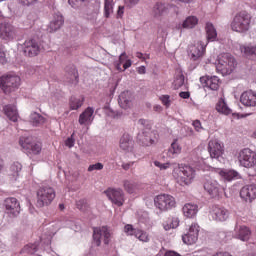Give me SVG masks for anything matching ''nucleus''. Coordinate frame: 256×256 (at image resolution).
<instances>
[{
  "label": "nucleus",
  "instance_id": "nucleus-37",
  "mask_svg": "<svg viewBox=\"0 0 256 256\" xmlns=\"http://www.w3.org/2000/svg\"><path fill=\"white\" fill-rule=\"evenodd\" d=\"M181 145L179 144V141L175 139L172 143L170 148L168 149V155L169 157H177V155H180L181 153Z\"/></svg>",
  "mask_w": 256,
  "mask_h": 256
},
{
  "label": "nucleus",
  "instance_id": "nucleus-41",
  "mask_svg": "<svg viewBox=\"0 0 256 256\" xmlns=\"http://www.w3.org/2000/svg\"><path fill=\"white\" fill-rule=\"evenodd\" d=\"M123 187L127 193L133 194L137 189V184L131 180H124Z\"/></svg>",
  "mask_w": 256,
  "mask_h": 256
},
{
  "label": "nucleus",
  "instance_id": "nucleus-28",
  "mask_svg": "<svg viewBox=\"0 0 256 256\" xmlns=\"http://www.w3.org/2000/svg\"><path fill=\"white\" fill-rule=\"evenodd\" d=\"M217 173L224 181H233L235 179H241V175L239 174V172L235 170L218 169Z\"/></svg>",
  "mask_w": 256,
  "mask_h": 256
},
{
  "label": "nucleus",
  "instance_id": "nucleus-47",
  "mask_svg": "<svg viewBox=\"0 0 256 256\" xmlns=\"http://www.w3.org/2000/svg\"><path fill=\"white\" fill-rule=\"evenodd\" d=\"M127 61V54L124 52L119 56V62L116 63V69L117 71H125L121 68V65Z\"/></svg>",
  "mask_w": 256,
  "mask_h": 256
},
{
  "label": "nucleus",
  "instance_id": "nucleus-5",
  "mask_svg": "<svg viewBox=\"0 0 256 256\" xmlns=\"http://www.w3.org/2000/svg\"><path fill=\"white\" fill-rule=\"evenodd\" d=\"M55 199V190L50 186H42L37 191V207H47Z\"/></svg>",
  "mask_w": 256,
  "mask_h": 256
},
{
  "label": "nucleus",
  "instance_id": "nucleus-42",
  "mask_svg": "<svg viewBox=\"0 0 256 256\" xmlns=\"http://www.w3.org/2000/svg\"><path fill=\"white\" fill-rule=\"evenodd\" d=\"M185 84V76L179 72L177 76L175 77V80L173 82L174 89H180V87H183Z\"/></svg>",
  "mask_w": 256,
  "mask_h": 256
},
{
  "label": "nucleus",
  "instance_id": "nucleus-21",
  "mask_svg": "<svg viewBox=\"0 0 256 256\" xmlns=\"http://www.w3.org/2000/svg\"><path fill=\"white\" fill-rule=\"evenodd\" d=\"M208 151L211 159H219L223 155V145L217 140L208 143Z\"/></svg>",
  "mask_w": 256,
  "mask_h": 256
},
{
  "label": "nucleus",
  "instance_id": "nucleus-58",
  "mask_svg": "<svg viewBox=\"0 0 256 256\" xmlns=\"http://www.w3.org/2000/svg\"><path fill=\"white\" fill-rule=\"evenodd\" d=\"M26 249H28V253H37V245L32 244L30 246H27Z\"/></svg>",
  "mask_w": 256,
  "mask_h": 256
},
{
  "label": "nucleus",
  "instance_id": "nucleus-8",
  "mask_svg": "<svg viewBox=\"0 0 256 256\" xmlns=\"http://www.w3.org/2000/svg\"><path fill=\"white\" fill-rule=\"evenodd\" d=\"M101 241H103L105 245H109L111 241V231L106 226L94 228V231H93L94 245H96V247H99L101 245Z\"/></svg>",
  "mask_w": 256,
  "mask_h": 256
},
{
  "label": "nucleus",
  "instance_id": "nucleus-2",
  "mask_svg": "<svg viewBox=\"0 0 256 256\" xmlns=\"http://www.w3.org/2000/svg\"><path fill=\"white\" fill-rule=\"evenodd\" d=\"M172 175L182 187H185V185H191V183L195 181L197 174L195 168L188 165L183 166L178 164L177 167L174 168Z\"/></svg>",
  "mask_w": 256,
  "mask_h": 256
},
{
  "label": "nucleus",
  "instance_id": "nucleus-45",
  "mask_svg": "<svg viewBox=\"0 0 256 256\" xmlns=\"http://www.w3.org/2000/svg\"><path fill=\"white\" fill-rule=\"evenodd\" d=\"M137 231H139V229L133 228V225L131 224L125 225L124 227V233H126V235H130V236L134 235L135 237V235H137Z\"/></svg>",
  "mask_w": 256,
  "mask_h": 256
},
{
  "label": "nucleus",
  "instance_id": "nucleus-64",
  "mask_svg": "<svg viewBox=\"0 0 256 256\" xmlns=\"http://www.w3.org/2000/svg\"><path fill=\"white\" fill-rule=\"evenodd\" d=\"M138 73H139L140 75H145V73H146V68H145V66H140V67L138 68Z\"/></svg>",
  "mask_w": 256,
  "mask_h": 256
},
{
  "label": "nucleus",
  "instance_id": "nucleus-57",
  "mask_svg": "<svg viewBox=\"0 0 256 256\" xmlns=\"http://www.w3.org/2000/svg\"><path fill=\"white\" fill-rule=\"evenodd\" d=\"M135 165V162H124L122 163L121 167L124 169V171H129Z\"/></svg>",
  "mask_w": 256,
  "mask_h": 256
},
{
  "label": "nucleus",
  "instance_id": "nucleus-16",
  "mask_svg": "<svg viewBox=\"0 0 256 256\" xmlns=\"http://www.w3.org/2000/svg\"><path fill=\"white\" fill-rule=\"evenodd\" d=\"M210 217L213 221L223 223L229 219V210L223 206H213L210 211Z\"/></svg>",
  "mask_w": 256,
  "mask_h": 256
},
{
  "label": "nucleus",
  "instance_id": "nucleus-39",
  "mask_svg": "<svg viewBox=\"0 0 256 256\" xmlns=\"http://www.w3.org/2000/svg\"><path fill=\"white\" fill-rule=\"evenodd\" d=\"M113 0H104V17L109 19L113 15Z\"/></svg>",
  "mask_w": 256,
  "mask_h": 256
},
{
  "label": "nucleus",
  "instance_id": "nucleus-3",
  "mask_svg": "<svg viewBox=\"0 0 256 256\" xmlns=\"http://www.w3.org/2000/svg\"><path fill=\"white\" fill-rule=\"evenodd\" d=\"M230 27L232 31H235L236 33H247V31L251 29V15L246 11L238 12L234 16Z\"/></svg>",
  "mask_w": 256,
  "mask_h": 256
},
{
  "label": "nucleus",
  "instance_id": "nucleus-12",
  "mask_svg": "<svg viewBox=\"0 0 256 256\" xmlns=\"http://www.w3.org/2000/svg\"><path fill=\"white\" fill-rule=\"evenodd\" d=\"M105 194L111 203L117 207H122L123 203H125V192H123V189H108L105 191Z\"/></svg>",
  "mask_w": 256,
  "mask_h": 256
},
{
  "label": "nucleus",
  "instance_id": "nucleus-46",
  "mask_svg": "<svg viewBox=\"0 0 256 256\" xmlns=\"http://www.w3.org/2000/svg\"><path fill=\"white\" fill-rule=\"evenodd\" d=\"M70 82L71 83H79V73H77V69L71 68L70 71Z\"/></svg>",
  "mask_w": 256,
  "mask_h": 256
},
{
  "label": "nucleus",
  "instance_id": "nucleus-10",
  "mask_svg": "<svg viewBox=\"0 0 256 256\" xmlns=\"http://www.w3.org/2000/svg\"><path fill=\"white\" fill-rule=\"evenodd\" d=\"M19 145L28 155H39L41 153V145L33 143L32 137H20Z\"/></svg>",
  "mask_w": 256,
  "mask_h": 256
},
{
  "label": "nucleus",
  "instance_id": "nucleus-48",
  "mask_svg": "<svg viewBox=\"0 0 256 256\" xmlns=\"http://www.w3.org/2000/svg\"><path fill=\"white\" fill-rule=\"evenodd\" d=\"M154 165L155 167H158V169H160V171H167V169H169V167H171V163L167 162V163H161L159 161H154Z\"/></svg>",
  "mask_w": 256,
  "mask_h": 256
},
{
  "label": "nucleus",
  "instance_id": "nucleus-24",
  "mask_svg": "<svg viewBox=\"0 0 256 256\" xmlns=\"http://www.w3.org/2000/svg\"><path fill=\"white\" fill-rule=\"evenodd\" d=\"M234 239L246 242L251 239V230L247 226L236 225L234 229Z\"/></svg>",
  "mask_w": 256,
  "mask_h": 256
},
{
  "label": "nucleus",
  "instance_id": "nucleus-33",
  "mask_svg": "<svg viewBox=\"0 0 256 256\" xmlns=\"http://www.w3.org/2000/svg\"><path fill=\"white\" fill-rule=\"evenodd\" d=\"M216 111L222 115H231V113H233V110L229 107V105H227V102H225V99L223 98H221L216 104Z\"/></svg>",
  "mask_w": 256,
  "mask_h": 256
},
{
  "label": "nucleus",
  "instance_id": "nucleus-31",
  "mask_svg": "<svg viewBox=\"0 0 256 256\" xmlns=\"http://www.w3.org/2000/svg\"><path fill=\"white\" fill-rule=\"evenodd\" d=\"M182 211L185 217H188L189 219H191L195 217V215H197V212L199 211V207L197 206V204L188 203L183 206Z\"/></svg>",
  "mask_w": 256,
  "mask_h": 256
},
{
  "label": "nucleus",
  "instance_id": "nucleus-20",
  "mask_svg": "<svg viewBox=\"0 0 256 256\" xmlns=\"http://www.w3.org/2000/svg\"><path fill=\"white\" fill-rule=\"evenodd\" d=\"M240 103L244 107H256V92L253 90L243 92L240 96Z\"/></svg>",
  "mask_w": 256,
  "mask_h": 256
},
{
  "label": "nucleus",
  "instance_id": "nucleus-29",
  "mask_svg": "<svg viewBox=\"0 0 256 256\" xmlns=\"http://www.w3.org/2000/svg\"><path fill=\"white\" fill-rule=\"evenodd\" d=\"M63 23H65V20H63V15L59 13L55 14L53 20L49 24L50 33L53 31H59V29L63 27Z\"/></svg>",
  "mask_w": 256,
  "mask_h": 256
},
{
  "label": "nucleus",
  "instance_id": "nucleus-55",
  "mask_svg": "<svg viewBox=\"0 0 256 256\" xmlns=\"http://www.w3.org/2000/svg\"><path fill=\"white\" fill-rule=\"evenodd\" d=\"M85 0H68L69 5H71V7H79L80 5H83V2Z\"/></svg>",
  "mask_w": 256,
  "mask_h": 256
},
{
  "label": "nucleus",
  "instance_id": "nucleus-40",
  "mask_svg": "<svg viewBox=\"0 0 256 256\" xmlns=\"http://www.w3.org/2000/svg\"><path fill=\"white\" fill-rule=\"evenodd\" d=\"M21 169H23V165H21V163H19V162H14L11 165L10 171H11V175L14 179H17V177H19V174L21 173Z\"/></svg>",
  "mask_w": 256,
  "mask_h": 256
},
{
  "label": "nucleus",
  "instance_id": "nucleus-9",
  "mask_svg": "<svg viewBox=\"0 0 256 256\" xmlns=\"http://www.w3.org/2000/svg\"><path fill=\"white\" fill-rule=\"evenodd\" d=\"M154 204L160 211H169L175 207V198L169 194H160L154 198Z\"/></svg>",
  "mask_w": 256,
  "mask_h": 256
},
{
  "label": "nucleus",
  "instance_id": "nucleus-17",
  "mask_svg": "<svg viewBox=\"0 0 256 256\" xmlns=\"http://www.w3.org/2000/svg\"><path fill=\"white\" fill-rule=\"evenodd\" d=\"M204 189L210 195V197L215 198L219 197L221 195V191L223 188H221V185H219V182L214 179H206L204 182Z\"/></svg>",
  "mask_w": 256,
  "mask_h": 256
},
{
  "label": "nucleus",
  "instance_id": "nucleus-63",
  "mask_svg": "<svg viewBox=\"0 0 256 256\" xmlns=\"http://www.w3.org/2000/svg\"><path fill=\"white\" fill-rule=\"evenodd\" d=\"M165 256H181V255L175 251H168L165 253Z\"/></svg>",
  "mask_w": 256,
  "mask_h": 256
},
{
  "label": "nucleus",
  "instance_id": "nucleus-49",
  "mask_svg": "<svg viewBox=\"0 0 256 256\" xmlns=\"http://www.w3.org/2000/svg\"><path fill=\"white\" fill-rule=\"evenodd\" d=\"M76 207L79 209V211H87V200L82 199L76 202Z\"/></svg>",
  "mask_w": 256,
  "mask_h": 256
},
{
  "label": "nucleus",
  "instance_id": "nucleus-23",
  "mask_svg": "<svg viewBox=\"0 0 256 256\" xmlns=\"http://www.w3.org/2000/svg\"><path fill=\"white\" fill-rule=\"evenodd\" d=\"M152 17L154 19L161 20L167 13H169V7L163 2H157L152 8Z\"/></svg>",
  "mask_w": 256,
  "mask_h": 256
},
{
  "label": "nucleus",
  "instance_id": "nucleus-25",
  "mask_svg": "<svg viewBox=\"0 0 256 256\" xmlns=\"http://www.w3.org/2000/svg\"><path fill=\"white\" fill-rule=\"evenodd\" d=\"M200 83L204 85V87H207L208 89H211V91H217L219 89V85L221 81L219 80V77L217 76H206L200 78Z\"/></svg>",
  "mask_w": 256,
  "mask_h": 256
},
{
  "label": "nucleus",
  "instance_id": "nucleus-26",
  "mask_svg": "<svg viewBox=\"0 0 256 256\" xmlns=\"http://www.w3.org/2000/svg\"><path fill=\"white\" fill-rule=\"evenodd\" d=\"M118 103L122 109H130L133 107V93L124 91L119 95Z\"/></svg>",
  "mask_w": 256,
  "mask_h": 256
},
{
  "label": "nucleus",
  "instance_id": "nucleus-22",
  "mask_svg": "<svg viewBox=\"0 0 256 256\" xmlns=\"http://www.w3.org/2000/svg\"><path fill=\"white\" fill-rule=\"evenodd\" d=\"M240 197L244 201H253L256 199V184L246 185L240 190Z\"/></svg>",
  "mask_w": 256,
  "mask_h": 256
},
{
  "label": "nucleus",
  "instance_id": "nucleus-13",
  "mask_svg": "<svg viewBox=\"0 0 256 256\" xmlns=\"http://www.w3.org/2000/svg\"><path fill=\"white\" fill-rule=\"evenodd\" d=\"M207 43L198 41L189 47V57L192 61H199L205 55Z\"/></svg>",
  "mask_w": 256,
  "mask_h": 256
},
{
  "label": "nucleus",
  "instance_id": "nucleus-18",
  "mask_svg": "<svg viewBox=\"0 0 256 256\" xmlns=\"http://www.w3.org/2000/svg\"><path fill=\"white\" fill-rule=\"evenodd\" d=\"M4 205L8 215H11V217H17V215H19L21 212V206L17 198H7L4 202Z\"/></svg>",
  "mask_w": 256,
  "mask_h": 256
},
{
  "label": "nucleus",
  "instance_id": "nucleus-53",
  "mask_svg": "<svg viewBox=\"0 0 256 256\" xmlns=\"http://www.w3.org/2000/svg\"><path fill=\"white\" fill-rule=\"evenodd\" d=\"M0 63L2 65H5V63H7V53L3 48H0Z\"/></svg>",
  "mask_w": 256,
  "mask_h": 256
},
{
  "label": "nucleus",
  "instance_id": "nucleus-62",
  "mask_svg": "<svg viewBox=\"0 0 256 256\" xmlns=\"http://www.w3.org/2000/svg\"><path fill=\"white\" fill-rule=\"evenodd\" d=\"M23 5H33L37 0H20Z\"/></svg>",
  "mask_w": 256,
  "mask_h": 256
},
{
  "label": "nucleus",
  "instance_id": "nucleus-15",
  "mask_svg": "<svg viewBox=\"0 0 256 256\" xmlns=\"http://www.w3.org/2000/svg\"><path fill=\"white\" fill-rule=\"evenodd\" d=\"M199 239V225L197 223H193L188 232L182 236V241L185 245H194L197 243Z\"/></svg>",
  "mask_w": 256,
  "mask_h": 256
},
{
  "label": "nucleus",
  "instance_id": "nucleus-14",
  "mask_svg": "<svg viewBox=\"0 0 256 256\" xmlns=\"http://www.w3.org/2000/svg\"><path fill=\"white\" fill-rule=\"evenodd\" d=\"M14 37H17V29L9 22L0 23V39L4 41H12Z\"/></svg>",
  "mask_w": 256,
  "mask_h": 256
},
{
  "label": "nucleus",
  "instance_id": "nucleus-32",
  "mask_svg": "<svg viewBox=\"0 0 256 256\" xmlns=\"http://www.w3.org/2000/svg\"><path fill=\"white\" fill-rule=\"evenodd\" d=\"M45 121V117L37 112H32L30 114L29 122L31 125H33V127H41V125H44Z\"/></svg>",
  "mask_w": 256,
  "mask_h": 256
},
{
  "label": "nucleus",
  "instance_id": "nucleus-50",
  "mask_svg": "<svg viewBox=\"0 0 256 256\" xmlns=\"http://www.w3.org/2000/svg\"><path fill=\"white\" fill-rule=\"evenodd\" d=\"M103 170V163L98 162L96 164H92L88 167V171L89 173L93 172V171H101Z\"/></svg>",
  "mask_w": 256,
  "mask_h": 256
},
{
  "label": "nucleus",
  "instance_id": "nucleus-51",
  "mask_svg": "<svg viewBox=\"0 0 256 256\" xmlns=\"http://www.w3.org/2000/svg\"><path fill=\"white\" fill-rule=\"evenodd\" d=\"M67 225L72 229V231H81V225L75 221H68Z\"/></svg>",
  "mask_w": 256,
  "mask_h": 256
},
{
  "label": "nucleus",
  "instance_id": "nucleus-7",
  "mask_svg": "<svg viewBox=\"0 0 256 256\" xmlns=\"http://www.w3.org/2000/svg\"><path fill=\"white\" fill-rule=\"evenodd\" d=\"M238 161L241 167H245L246 169H251L256 165V153L255 151L244 148L239 152Z\"/></svg>",
  "mask_w": 256,
  "mask_h": 256
},
{
  "label": "nucleus",
  "instance_id": "nucleus-19",
  "mask_svg": "<svg viewBox=\"0 0 256 256\" xmlns=\"http://www.w3.org/2000/svg\"><path fill=\"white\" fill-rule=\"evenodd\" d=\"M119 147L121 151L124 153H133V149L135 147V141H133V137L129 134H124L119 141Z\"/></svg>",
  "mask_w": 256,
  "mask_h": 256
},
{
  "label": "nucleus",
  "instance_id": "nucleus-30",
  "mask_svg": "<svg viewBox=\"0 0 256 256\" xmlns=\"http://www.w3.org/2000/svg\"><path fill=\"white\" fill-rule=\"evenodd\" d=\"M4 113L8 117V119H10V121H13L14 123L17 122V119H19V113L17 112L16 105L4 106Z\"/></svg>",
  "mask_w": 256,
  "mask_h": 256
},
{
  "label": "nucleus",
  "instance_id": "nucleus-38",
  "mask_svg": "<svg viewBox=\"0 0 256 256\" xmlns=\"http://www.w3.org/2000/svg\"><path fill=\"white\" fill-rule=\"evenodd\" d=\"M198 23L199 19H197V17L189 16L184 20L182 27L184 29H193V27H195V25H197Z\"/></svg>",
  "mask_w": 256,
  "mask_h": 256
},
{
  "label": "nucleus",
  "instance_id": "nucleus-4",
  "mask_svg": "<svg viewBox=\"0 0 256 256\" xmlns=\"http://www.w3.org/2000/svg\"><path fill=\"white\" fill-rule=\"evenodd\" d=\"M21 85V78L15 74H7L0 77V88L7 95L19 89Z\"/></svg>",
  "mask_w": 256,
  "mask_h": 256
},
{
  "label": "nucleus",
  "instance_id": "nucleus-61",
  "mask_svg": "<svg viewBox=\"0 0 256 256\" xmlns=\"http://www.w3.org/2000/svg\"><path fill=\"white\" fill-rule=\"evenodd\" d=\"M179 97H181L182 99H189L190 94L189 92H180Z\"/></svg>",
  "mask_w": 256,
  "mask_h": 256
},
{
  "label": "nucleus",
  "instance_id": "nucleus-60",
  "mask_svg": "<svg viewBox=\"0 0 256 256\" xmlns=\"http://www.w3.org/2000/svg\"><path fill=\"white\" fill-rule=\"evenodd\" d=\"M132 62L131 60H126L125 63L123 64V71L129 69V67H131Z\"/></svg>",
  "mask_w": 256,
  "mask_h": 256
},
{
  "label": "nucleus",
  "instance_id": "nucleus-11",
  "mask_svg": "<svg viewBox=\"0 0 256 256\" xmlns=\"http://www.w3.org/2000/svg\"><path fill=\"white\" fill-rule=\"evenodd\" d=\"M22 51L26 57H37L41 53V45L35 39H28L22 44Z\"/></svg>",
  "mask_w": 256,
  "mask_h": 256
},
{
  "label": "nucleus",
  "instance_id": "nucleus-54",
  "mask_svg": "<svg viewBox=\"0 0 256 256\" xmlns=\"http://www.w3.org/2000/svg\"><path fill=\"white\" fill-rule=\"evenodd\" d=\"M192 125H193L195 131H197V133H201V131H203V126L201 125V121L194 120Z\"/></svg>",
  "mask_w": 256,
  "mask_h": 256
},
{
  "label": "nucleus",
  "instance_id": "nucleus-6",
  "mask_svg": "<svg viewBox=\"0 0 256 256\" xmlns=\"http://www.w3.org/2000/svg\"><path fill=\"white\" fill-rule=\"evenodd\" d=\"M237 67V61L231 54H222L218 59L216 69L222 73V75H231L233 69Z\"/></svg>",
  "mask_w": 256,
  "mask_h": 256
},
{
  "label": "nucleus",
  "instance_id": "nucleus-35",
  "mask_svg": "<svg viewBox=\"0 0 256 256\" xmlns=\"http://www.w3.org/2000/svg\"><path fill=\"white\" fill-rule=\"evenodd\" d=\"M83 103H85V97L72 96L70 98V109H72V111H77V109H80V107H83Z\"/></svg>",
  "mask_w": 256,
  "mask_h": 256
},
{
  "label": "nucleus",
  "instance_id": "nucleus-27",
  "mask_svg": "<svg viewBox=\"0 0 256 256\" xmlns=\"http://www.w3.org/2000/svg\"><path fill=\"white\" fill-rule=\"evenodd\" d=\"M94 113L95 109L92 107L86 108L84 112L80 114L78 123L80 125H91V123H93V119H95V117H93Z\"/></svg>",
  "mask_w": 256,
  "mask_h": 256
},
{
  "label": "nucleus",
  "instance_id": "nucleus-43",
  "mask_svg": "<svg viewBox=\"0 0 256 256\" xmlns=\"http://www.w3.org/2000/svg\"><path fill=\"white\" fill-rule=\"evenodd\" d=\"M179 227V218H171L168 220L167 224L164 225L165 231H169V229H177Z\"/></svg>",
  "mask_w": 256,
  "mask_h": 256
},
{
  "label": "nucleus",
  "instance_id": "nucleus-36",
  "mask_svg": "<svg viewBox=\"0 0 256 256\" xmlns=\"http://www.w3.org/2000/svg\"><path fill=\"white\" fill-rule=\"evenodd\" d=\"M241 53L246 57H256V44H248L240 46Z\"/></svg>",
  "mask_w": 256,
  "mask_h": 256
},
{
  "label": "nucleus",
  "instance_id": "nucleus-52",
  "mask_svg": "<svg viewBox=\"0 0 256 256\" xmlns=\"http://www.w3.org/2000/svg\"><path fill=\"white\" fill-rule=\"evenodd\" d=\"M160 101L165 105V107H171V96L162 95L160 96Z\"/></svg>",
  "mask_w": 256,
  "mask_h": 256
},
{
  "label": "nucleus",
  "instance_id": "nucleus-44",
  "mask_svg": "<svg viewBox=\"0 0 256 256\" xmlns=\"http://www.w3.org/2000/svg\"><path fill=\"white\" fill-rule=\"evenodd\" d=\"M136 239H139V241H142L143 243H149V234L147 232L138 230L135 235Z\"/></svg>",
  "mask_w": 256,
  "mask_h": 256
},
{
  "label": "nucleus",
  "instance_id": "nucleus-34",
  "mask_svg": "<svg viewBox=\"0 0 256 256\" xmlns=\"http://www.w3.org/2000/svg\"><path fill=\"white\" fill-rule=\"evenodd\" d=\"M206 37L208 41H216L217 39V29L211 22H207L205 26Z\"/></svg>",
  "mask_w": 256,
  "mask_h": 256
},
{
  "label": "nucleus",
  "instance_id": "nucleus-59",
  "mask_svg": "<svg viewBox=\"0 0 256 256\" xmlns=\"http://www.w3.org/2000/svg\"><path fill=\"white\" fill-rule=\"evenodd\" d=\"M123 13H125V7L119 6L117 11V17H123Z\"/></svg>",
  "mask_w": 256,
  "mask_h": 256
},
{
  "label": "nucleus",
  "instance_id": "nucleus-56",
  "mask_svg": "<svg viewBox=\"0 0 256 256\" xmlns=\"http://www.w3.org/2000/svg\"><path fill=\"white\" fill-rule=\"evenodd\" d=\"M65 145L66 147H74L75 146V139L73 138V134L71 135V137L67 138V140L65 141Z\"/></svg>",
  "mask_w": 256,
  "mask_h": 256
},
{
  "label": "nucleus",
  "instance_id": "nucleus-1",
  "mask_svg": "<svg viewBox=\"0 0 256 256\" xmlns=\"http://www.w3.org/2000/svg\"><path fill=\"white\" fill-rule=\"evenodd\" d=\"M138 126L141 130L137 135L138 143H140V145L143 147H150V145L155 144L157 141V133L151 130V124H149V121L139 119Z\"/></svg>",
  "mask_w": 256,
  "mask_h": 256
}]
</instances>
